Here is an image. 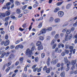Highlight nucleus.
<instances>
[{"label": "nucleus", "mask_w": 77, "mask_h": 77, "mask_svg": "<svg viewBox=\"0 0 77 77\" xmlns=\"http://www.w3.org/2000/svg\"><path fill=\"white\" fill-rule=\"evenodd\" d=\"M35 49V46H33L31 49V50H30V49H27L26 50V55H27V56L29 57H30L33 54L32 53V50L33 51V50Z\"/></svg>", "instance_id": "obj_1"}, {"label": "nucleus", "mask_w": 77, "mask_h": 77, "mask_svg": "<svg viewBox=\"0 0 77 77\" xmlns=\"http://www.w3.org/2000/svg\"><path fill=\"white\" fill-rule=\"evenodd\" d=\"M47 31V29L45 28L42 29L40 32V33L38 34V36H40L42 34H45L46 33Z\"/></svg>", "instance_id": "obj_2"}, {"label": "nucleus", "mask_w": 77, "mask_h": 77, "mask_svg": "<svg viewBox=\"0 0 77 77\" xmlns=\"http://www.w3.org/2000/svg\"><path fill=\"white\" fill-rule=\"evenodd\" d=\"M72 38V34H71L69 36L67 35L65 38V39L66 41H68L69 39H71Z\"/></svg>", "instance_id": "obj_3"}, {"label": "nucleus", "mask_w": 77, "mask_h": 77, "mask_svg": "<svg viewBox=\"0 0 77 77\" xmlns=\"http://www.w3.org/2000/svg\"><path fill=\"white\" fill-rule=\"evenodd\" d=\"M64 14V13H63V12L62 11H59L58 13V14L59 17H62L63 16Z\"/></svg>", "instance_id": "obj_4"}, {"label": "nucleus", "mask_w": 77, "mask_h": 77, "mask_svg": "<svg viewBox=\"0 0 77 77\" xmlns=\"http://www.w3.org/2000/svg\"><path fill=\"white\" fill-rule=\"evenodd\" d=\"M33 2L35 3V4L33 5L34 8H36L38 6V5H39V4L38 3V2H37V1L36 0H34L33 1Z\"/></svg>", "instance_id": "obj_5"}, {"label": "nucleus", "mask_w": 77, "mask_h": 77, "mask_svg": "<svg viewBox=\"0 0 77 77\" xmlns=\"http://www.w3.org/2000/svg\"><path fill=\"white\" fill-rule=\"evenodd\" d=\"M64 61L66 63L69 64V65L70 64V61L67 60V57H65L64 58Z\"/></svg>", "instance_id": "obj_6"}, {"label": "nucleus", "mask_w": 77, "mask_h": 77, "mask_svg": "<svg viewBox=\"0 0 77 77\" xmlns=\"http://www.w3.org/2000/svg\"><path fill=\"white\" fill-rule=\"evenodd\" d=\"M58 62V60L57 59H56L55 60H52L51 61V63H53V65H55Z\"/></svg>", "instance_id": "obj_7"}, {"label": "nucleus", "mask_w": 77, "mask_h": 77, "mask_svg": "<svg viewBox=\"0 0 77 77\" xmlns=\"http://www.w3.org/2000/svg\"><path fill=\"white\" fill-rule=\"evenodd\" d=\"M16 12L17 14L19 15L20 14H21V10L20 8H17L16 10Z\"/></svg>", "instance_id": "obj_8"}, {"label": "nucleus", "mask_w": 77, "mask_h": 77, "mask_svg": "<svg viewBox=\"0 0 77 77\" xmlns=\"http://www.w3.org/2000/svg\"><path fill=\"white\" fill-rule=\"evenodd\" d=\"M9 44V41L8 40H7L6 41H5L4 43V45L5 46H7V45H8Z\"/></svg>", "instance_id": "obj_9"}, {"label": "nucleus", "mask_w": 77, "mask_h": 77, "mask_svg": "<svg viewBox=\"0 0 77 77\" xmlns=\"http://www.w3.org/2000/svg\"><path fill=\"white\" fill-rule=\"evenodd\" d=\"M23 46L20 45H18L15 47V48L16 49L19 48H23Z\"/></svg>", "instance_id": "obj_10"}, {"label": "nucleus", "mask_w": 77, "mask_h": 77, "mask_svg": "<svg viewBox=\"0 0 77 77\" xmlns=\"http://www.w3.org/2000/svg\"><path fill=\"white\" fill-rule=\"evenodd\" d=\"M51 60V59H50V57H48L47 62V64L48 66H49L50 64V62Z\"/></svg>", "instance_id": "obj_11"}, {"label": "nucleus", "mask_w": 77, "mask_h": 77, "mask_svg": "<svg viewBox=\"0 0 77 77\" xmlns=\"http://www.w3.org/2000/svg\"><path fill=\"white\" fill-rule=\"evenodd\" d=\"M76 63H77V60H72L71 61V63L73 65H74Z\"/></svg>", "instance_id": "obj_12"}, {"label": "nucleus", "mask_w": 77, "mask_h": 77, "mask_svg": "<svg viewBox=\"0 0 77 77\" xmlns=\"http://www.w3.org/2000/svg\"><path fill=\"white\" fill-rule=\"evenodd\" d=\"M5 15L6 16H9V15H10V14H11V13L10 12V11L9 10L7 11L5 13Z\"/></svg>", "instance_id": "obj_13"}, {"label": "nucleus", "mask_w": 77, "mask_h": 77, "mask_svg": "<svg viewBox=\"0 0 77 77\" xmlns=\"http://www.w3.org/2000/svg\"><path fill=\"white\" fill-rule=\"evenodd\" d=\"M43 49V46L42 45L39 46L38 48V50H41Z\"/></svg>", "instance_id": "obj_14"}, {"label": "nucleus", "mask_w": 77, "mask_h": 77, "mask_svg": "<svg viewBox=\"0 0 77 77\" xmlns=\"http://www.w3.org/2000/svg\"><path fill=\"white\" fill-rule=\"evenodd\" d=\"M14 56H15L14 54H11L9 56L8 59H12L14 57Z\"/></svg>", "instance_id": "obj_15"}, {"label": "nucleus", "mask_w": 77, "mask_h": 77, "mask_svg": "<svg viewBox=\"0 0 77 77\" xmlns=\"http://www.w3.org/2000/svg\"><path fill=\"white\" fill-rule=\"evenodd\" d=\"M44 39V37L43 36H39L38 37V39L40 41H43Z\"/></svg>", "instance_id": "obj_16"}, {"label": "nucleus", "mask_w": 77, "mask_h": 77, "mask_svg": "<svg viewBox=\"0 0 77 77\" xmlns=\"http://www.w3.org/2000/svg\"><path fill=\"white\" fill-rule=\"evenodd\" d=\"M69 49H70V52L72 53L73 51V48H74V47L72 46L69 47Z\"/></svg>", "instance_id": "obj_17"}, {"label": "nucleus", "mask_w": 77, "mask_h": 77, "mask_svg": "<svg viewBox=\"0 0 77 77\" xmlns=\"http://www.w3.org/2000/svg\"><path fill=\"white\" fill-rule=\"evenodd\" d=\"M71 4L70 3V4H68L66 6V9H69V8L71 7Z\"/></svg>", "instance_id": "obj_18"}, {"label": "nucleus", "mask_w": 77, "mask_h": 77, "mask_svg": "<svg viewBox=\"0 0 77 77\" xmlns=\"http://www.w3.org/2000/svg\"><path fill=\"white\" fill-rule=\"evenodd\" d=\"M41 45H42L41 44V42L40 41H38L36 43L37 46H39Z\"/></svg>", "instance_id": "obj_19"}, {"label": "nucleus", "mask_w": 77, "mask_h": 77, "mask_svg": "<svg viewBox=\"0 0 77 77\" xmlns=\"http://www.w3.org/2000/svg\"><path fill=\"white\" fill-rule=\"evenodd\" d=\"M60 20L59 18H57L54 21L55 22V23H59V22H60Z\"/></svg>", "instance_id": "obj_20"}, {"label": "nucleus", "mask_w": 77, "mask_h": 77, "mask_svg": "<svg viewBox=\"0 0 77 77\" xmlns=\"http://www.w3.org/2000/svg\"><path fill=\"white\" fill-rule=\"evenodd\" d=\"M69 64H67V68L66 69V71H69V69H70V68L69 66Z\"/></svg>", "instance_id": "obj_21"}, {"label": "nucleus", "mask_w": 77, "mask_h": 77, "mask_svg": "<svg viewBox=\"0 0 77 77\" xmlns=\"http://www.w3.org/2000/svg\"><path fill=\"white\" fill-rule=\"evenodd\" d=\"M49 22H51H51H53V21H54V18L53 17H51L49 18Z\"/></svg>", "instance_id": "obj_22"}, {"label": "nucleus", "mask_w": 77, "mask_h": 77, "mask_svg": "<svg viewBox=\"0 0 77 77\" xmlns=\"http://www.w3.org/2000/svg\"><path fill=\"white\" fill-rule=\"evenodd\" d=\"M50 72V69L48 68L46 69V72L47 74H48Z\"/></svg>", "instance_id": "obj_23"}, {"label": "nucleus", "mask_w": 77, "mask_h": 77, "mask_svg": "<svg viewBox=\"0 0 77 77\" xmlns=\"http://www.w3.org/2000/svg\"><path fill=\"white\" fill-rule=\"evenodd\" d=\"M60 75L62 77H65V72H63L61 73Z\"/></svg>", "instance_id": "obj_24"}, {"label": "nucleus", "mask_w": 77, "mask_h": 77, "mask_svg": "<svg viewBox=\"0 0 77 77\" xmlns=\"http://www.w3.org/2000/svg\"><path fill=\"white\" fill-rule=\"evenodd\" d=\"M56 34V31H53L51 33V35L52 36H54Z\"/></svg>", "instance_id": "obj_25"}, {"label": "nucleus", "mask_w": 77, "mask_h": 77, "mask_svg": "<svg viewBox=\"0 0 77 77\" xmlns=\"http://www.w3.org/2000/svg\"><path fill=\"white\" fill-rule=\"evenodd\" d=\"M11 61H10V62H9L8 63H7L6 64V66L7 67H8V66H9L11 65Z\"/></svg>", "instance_id": "obj_26"}, {"label": "nucleus", "mask_w": 77, "mask_h": 77, "mask_svg": "<svg viewBox=\"0 0 77 77\" xmlns=\"http://www.w3.org/2000/svg\"><path fill=\"white\" fill-rule=\"evenodd\" d=\"M11 18L12 19H14V20H17V17H15L11 16Z\"/></svg>", "instance_id": "obj_27"}, {"label": "nucleus", "mask_w": 77, "mask_h": 77, "mask_svg": "<svg viewBox=\"0 0 77 77\" xmlns=\"http://www.w3.org/2000/svg\"><path fill=\"white\" fill-rule=\"evenodd\" d=\"M4 53L5 54V56L6 57L8 56H9V54H10V52H8L7 53L4 52Z\"/></svg>", "instance_id": "obj_28"}, {"label": "nucleus", "mask_w": 77, "mask_h": 77, "mask_svg": "<svg viewBox=\"0 0 77 77\" xmlns=\"http://www.w3.org/2000/svg\"><path fill=\"white\" fill-rule=\"evenodd\" d=\"M42 23H39V24L38 26V28H41L42 27Z\"/></svg>", "instance_id": "obj_29"}, {"label": "nucleus", "mask_w": 77, "mask_h": 77, "mask_svg": "<svg viewBox=\"0 0 77 77\" xmlns=\"http://www.w3.org/2000/svg\"><path fill=\"white\" fill-rule=\"evenodd\" d=\"M56 42V40L55 39H53L51 42V45H53V44H54V42Z\"/></svg>", "instance_id": "obj_30"}, {"label": "nucleus", "mask_w": 77, "mask_h": 77, "mask_svg": "<svg viewBox=\"0 0 77 77\" xmlns=\"http://www.w3.org/2000/svg\"><path fill=\"white\" fill-rule=\"evenodd\" d=\"M15 3L16 5V6H18L20 5V2H18V1H17L15 2Z\"/></svg>", "instance_id": "obj_31"}, {"label": "nucleus", "mask_w": 77, "mask_h": 77, "mask_svg": "<svg viewBox=\"0 0 77 77\" xmlns=\"http://www.w3.org/2000/svg\"><path fill=\"white\" fill-rule=\"evenodd\" d=\"M47 30H48V31H51L52 30V27H50L48 28L47 29H46Z\"/></svg>", "instance_id": "obj_32"}, {"label": "nucleus", "mask_w": 77, "mask_h": 77, "mask_svg": "<svg viewBox=\"0 0 77 77\" xmlns=\"http://www.w3.org/2000/svg\"><path fill=\"white\" fill-rule=\"evenodd\" d=\"M10 18V17L9 16H8V17H7L5 19V21H8V20H9Z\"/></svg>", "instance_id": "obj_33"}, {"label": "nucleus", "mask_w": 77, "mask_h": 77, "mask_svg": "<svg viewBox=\"0 0 77 77\" xmlns=\"http://www.w3.org/2000/svg\"><path fill=\"white\" fill-rule=\"evenodd\" d=\"M5 52L3 53L2 55L0 56V58H3L4 56H5Z\"/></svg>", "instance_id": "obj_34"}, {"label": "nucleus", "mask_w": 77, "mask_h": 77, "mask_svg": "<svg viewBox=\"0 0 77 77\" xmlns=\"http://www.w3.org/2000/svg\"><path fill=\"white\" fill-rule=\"evenodd\" d=\"M1 15L3 17H6V14L5 13H2L1 14Z\"/></svg>", "instance_id": "obj_35"}, {"label": "nucleus", "mask_w": 77, "mask_h": 77, "mask_svg": "<svg viewBox=\"0 0 77 77\" xmlns=\"http://www.w3.org/2000/svg\"><path fill=\"white\" fill-rule=\"evenodd\" d=\"M52 57H53L54 59H55L56 58V56L54 54H53L52 56Z\"/></svg>", "instance_id": "obj_36"}, {"label": "nucleus", "mask_w": 77, "mask_h": 77, "mask_svg": "<svg viewBox=\"0 0 77 77\" xmlns=\"http://www.w3.org/2000/svg\"><path fill=\"white\" fill-rule=\"evenodd\" d=\"M59 34H57L55 36V38L56 39L59 38Z\"/></svg>", "instance_id": "obj_37"}, {"label": "nucleus", "mask_w": 77, "mask_h": 77, "mask_svg": "<svg viewBox=\"0 0 77 77\" xmlns=\"http://www.w3.org/2000/svg\"><path fill=\"white\" fill-rule=\"evenodd\" d=\"M27 7V5L24 6L22 8V10H24V9H26Z\"/></svg>", "instance_id": "obj_38"}, {"label": "nucleus", "mask_w": 77, "mask_h": 77, "mask_svg": "<svg viewBox=\"0 0 77 77\" xmlns=\"http://www.w3.org/2000/svg\"><path fill=\"white\" fill-rule=\"evenodd\" d=\"M70 33H71V30H68L66 32V33L67 34H70Z\"/></svg>", "instance_id": "obj_39"}, {"label": "nucleus", "mask_w": 77, "mask_h": 77, "mask_svg": "<svg viewBox=\"0 0 77 77\" xmlns=\"http://www.w3.org/2000/svg\"><path fill=\"white\" fill-rule=\"evenodd\" d=\"M42 58H44L45 57V54L44 53H42L41 55Z\"/></svg>", "instance_id": "obj_40"}, {"label": "nucleus", "mask_w": 77, "mask_h": 77, "mask_svg": "<svg viewBox=\"0 0 77 77\" xmlns=\"http://www.w3.org/2000/svg\"><path fill=\"white\" fill-rule=\"evenodd\" d=\"M56 44H54L52 47L53 49H54L55 48H56Z\"/></svg>", "instance_id": "obj_41"}, {"label": "nucleus", "mask_w": 77, "mask_h": 77, "mask_svg": "<svg viewBox=\"0 0 77 77\" xmlns=\"http://www.w3.org/2000/svg\"><path fill=\"white\" fill-rule=\"evenodd\" d=\"M62 2H59L57 3V6H60V5H62Z\"/></svg>", "instance_id": "obj_42"}, {"label": "nucleus", "mask_w": 77, "mask_h": 77, "mask_svg": "<svg viewBox=\"0 0 77 77\" xmlns=\"http://www.w3.org/2000/svg\"><path fill=\"white\" fill-rule=\"evenodd\" d=\"M15 47V46L12 45H10V48L11 49H13Z\"/></svg>", "instance_id": "obj_43"}, {"label": "nucleus", "mask_w": 77, "mask_h": 77, "mask_svg": "<svg viewBox=\"0 0 77 77\" xmlns=\"http://www.w3.org/2000/svg\"><path fill=\"white\" fill-rule=\"evenodd\" d=\"M65 55V52H63L61 53V55L63 57Z\"/></svg>", "instance_id": "obj_44"}, {"label": "nucleus", "mask_w": 77, "mask_h": 77, "mask_svg": "<svg viewBox=\"0 0 77 77\" xmlns=\"http://www.w3.org/2000/svg\"><path fill=\"white\" fill-rule=\"evenodd\" d=\"M10 29L11 30H13L14 29V26H11L10 27Z\"/></svg>", "instance_id": "obj_45"}, {"label": "nucleus", "mask_w": 77, "mask_h": 77, "mask_svg": "<svg viewBox=\"0 0 77 77\" xmlns=\"http://www.w3.org/2000/svg\"><path fill=\"white\" fill-rule=\"evenodd\" d=\"M65 51L66 54H68V53H69V51L68 50L66 49Z\"/></svg>", "instance_id": "obj_46"}, {"label": "nucleus", "mask_w": 77, "mask_h": 77, "mask_svg": "<svg viewBox=\"0 0 77 77\" xmlns=\"http://www.w3.org/2000/svg\"><path fill=\"white\" fill-rule=\"evenodd\" d=\"M47 66H45L44 68H43V70L45 71V70H46V69H47Z\"/></svg>", "instance_id": "obj_47"}, {"label": "nucleus", "mask_w": 77, "mask_h": 77, "mask_svg": "<svg viewBox=\"0 0 77 77\" xmlns=\"http://www.w3.org/2000/svg\"><path fill=\"white\" fill-rule=\"evenodd\" d=\"M35 62H38V60H39V59H38V57H36L35 58Z\"/></svg>", "instance_id": "obj_48"}, {"label": "nucleus", "mask_w": 77, "mask_h": 77, "mask_svg": "<svg viewBox=\"0 0 77 77\" xmlns=\"http://www.w3.org/2000/svg\"><path fill=\"white\" fill-rule=\"evenodd\" d=\"M20 60L21 62L23 61V60H24V58L23 57H21V58H20Z\"/></svg>", "instance_id": "obj_49"}, {"label": "nucleus", "mask_w": 77, "mask_h": 77, "mask_svg": "<svg viewBox=\"0 0 77 77\" xmlns=\"http://www.w3.org/2000/svg\"><path fill=\"white\" fill-rule=\"evenodd\" d=\"M8 22L6 21L5 24V26H6L8 25Z\"/></svg>", "instance_id": "obj_50"}, {"label": "nucleus", "mask_w": 77, "mask_h": 77, "mask_svg": "<svg viewBox=\"0 0 77 77\" xmlns=\"http://www.w3.org/2000/svg\"><path fill=\"white\" fill-rule=\"evenodd\" d=\"M5 31H2L1 32V35H4L5 33Z\"/></svg>", "instance_id": "obj_51"}, {"label": "nucleus", "mask_w": 77, "mask_h": 77, "mask_svg": "<svg viewBox=\"0 0 77 77\" xmlns=\"http://www.w3.org/2000/svg\"><path fill=\"white\" fill-rule=\"evenodd\" d=\"M8 35H6L5 37V39H8Z\"/></svg>", "instance_id": "obj_52"}, {"label": "nucleus", "mask_w": 77, "mask_h": 77, "mask_svg": "<svg viewBox=\"0 0 77 77\" xmlns=\"http://www.w3.org/2000/svg\"><path fill=\"white\" fill-rule=\"evenodd\" d=\"M22 27L23 28H25L26 27V23H24L22 25Z\"/></svg>", "instance_id": "obj_53"}, {"label": "nucleus", "mask_w": 77, "mask_h": 77, "mask_svg": "<svg viewBox=\"0 0 77 77\" xmlns=\"http://www.w3.org/2000/svg\"><path fill=\"white\" fill-rule=\"evenodd\" d=\"M11 5V3L10 2H8L6 4V6L7 7L8 6H9V5Z\"/></svg>", "instance_id": "obj_54"}, {"label": "nucleus", "mask_w": 77, "mask_h": 77, "mask_svg": "<svg viewBox=\"0 0 77 77\" xmlns=\"http://www.w3.org/2000/svg\"><path fill=\"white\" fill-rule=\"evenodd\" d=\"M37 65L36 64H35V65H34L32 67V69H34V68H36V67Z\"/></svg>", "instance_id": "obj_55"}, {"label": "nucleus", "mask_w": 77, "mask_h": 77, "mask_svg": "<svg viewBox=\"0 0 77 77\" xmlns=\"http://www.w3.org/2000/svg\"><path fill=\"white\" fill-rule=\"evenodd\" d=\"M62 45V43H60L58 45V48H60L61 47V46Z\"/></svg>", "instance_id": "obj_56"}, {"label": "nucleus", "mask_w": 77, "mask_h": 77, "mask_svg": "<svg viewBox=\"0 0 77 77\" xmlns=\"http://www.w3.org/2000/svg\"><path fill=\"white\" fill-rule=\"evenodd\" d=\"M71 31H72V32H73V31H74V30H75V28H74V27H72L71 28Z\"/></svg>", "instance_id": "obj_57"}, {"label": "nucleus", "mask_w": 77, "mask_h": 77, "mask_svg": "<svg viewBox=\"0 0 77 77\" xmlns=\"http://www.w3.org/2000/svg\"><path fill=\"white\" fill-rule=\"evenodd\" d=\"M25 29H22L21 28H20L19 29L20 30V31H23Z\"/></svg>", "instance_id": "obj_58"}, {"label": "nucleus", "mask_w": 77, "mask_h": 77, "mask_svg": "<svg viewBox=\"0 0 77 77\" xmlns=\"http://www.w3.org/2000/svg\"><path fill=\"white\" fill-rule=\"evenodd\" d=\"M60 63H58L57 64V67H60Z\"/></svg>", "instance_id": "obj_59"}, {"label": "nucleus", "mask_w": 77, "mask_h": 77, "mask_svg": "<svg viewBox=\"0 0 77 77\" xmlns=\"http://www.w3.org/2000/svg\"><path fill=\"white\" fill-rule=\"evenodd\" d=\"M23 14H20L18 16V18H21L22 16H23Z\"/></svg>", "instance_id": "obj_60"}, {"label": "nucleus", "mask_w": 77, "mask_h": 77, "mask_svg": "<svg viewBox=\"0 0 77 77\" xmlns=\"http://www.w3.org/2000/svg\"><path fill=\"white\" fill-rule=\"evenodd\" d=\"M19 63H20V62L19 61H17V62H16L15 64L16 66H17V65H18L19 64Z\"/></svg>", "instance_id": "obj_61"}, {"label": "nucleus", "mask_w": 77, "mask_h": 77, "mask_svg": "<svg viewBox=\"0 0 77 77\" xmlns=\"http://www.w3.org/2000/svg\"><path fill=\"white\" fill-rule=\"evenodd\" d=\"M38 70V68H36L34 69H33V71L34 72H36V71Z\"/></svg>", "instance_id": "obj_62"}, {"label": "nucleus", "mask_w": 77, "mask_h": 77, "mask_svg": "<svg viewBox=\"0 0 77 77\" xmlns=\"http://www.w3.org/2000/svg\"><path fill=\"white\" fill-rule=\"evenodd\" d=\"M66 30H67V29H65L63 30L62 32H66Z\"/></svg>", "instance_id": "obj_63"}, {"label": "nucleus", "mask_w": 77, "mask_h": 77, "mask_svg": "<svg viewBox=\"0 0 77 77\" xmlns=\"http://www.w3.org/2000/svg\"><path fill=\"white\" fill-rule=\"evenodd\" d=\"M69 48V46L67 45H66V48L67 49V48Z\"/></svg>", "instance_id": "obj_64"}]
</instances>
